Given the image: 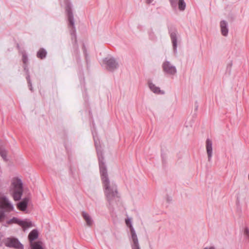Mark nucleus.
Listing matches in <instances>:
<instances>
[{"mask_svg": "<svg viewBox=\"0 0 249 249\" xmlns=\"http://www.w3.org/2000/svg\"><path fill=\"white\" fill-rule=\"evenodd\" d=\"M209 249H214L213 247H210Z\"/></svg>", "mask_w": 249, "mask_h": 249, "instance_id": "29", "label": "nucleus"}, {"mask_svg": "<svg viewBox=\"0 0 249 249\" xmlns=\"http://www.w3.org/2000/svg\"><path fill=\"white\" fill-rule=\"evenodd\" d=\"M179 0H170V3L172 6L176 7L177 3L178 2Z\"/></svg>", "mask_w": 249, "mask_h": 249, "instance_id": "24", "label": "nucleus"}, {"mask_svg": "<svg viewBox=\"0 0 249 249\" xmlns=\"http://www.w3.org/2000/svg\"><path fill=\"white\" fill-rule=\"evenodd\" d=\"M27 81H28V83L29 84V87H30V89L32 91L33 90V87H32V84H31V80L30 79V76L29 75H28V76L27 77Z\"/></svg>", "mask_w": 249, "mask_h": 249, "instance_id": "23", "label": "nucleus"}, {"mask_svg": "<svg viewBox=\"0 0 249 249\" xmlns=\"http://www.w3.org/2000/svg\"><path fill=\"white\" fill-rule=\"evenodd\" d=\"M19 226H21L25 230V229L33 227V224L30 220L26 219L23 220H20Z\"/></svg>", "mask_w": 249, "mask_h": 249, "instance_id": "15", "label": "nucleus"}, {"mask_svg": "<svg viewBox=\"0 0 249 249\" xmlns=\"http://www.w3.org/2000/svg\"><path fill=\"white\" fill-rule=\"evenodd\" d=\"M163 71L170 75H174L177 72V70L175 66L173 65L169 61H165L162 65Z\"/></svg>", "mask_w": 249, "mask_h": 249, "instance_id": "5", "label": "nucleus"}, {"mask_svg": "<svg viewBox=\"0 0 249 249\" xmlns=\"http://www.w3.org/2000/svg\"><path fill=\"white\" fill-rule=\"evenodd\" d=\"M244 234L246 238L249 240V228L248 227H245L244 229Z\"/></svg>", "mask_w": 249, "mask_h": 249, "instance_id": "22", "label": "nucleus"}, {"mask_svg": "<svg viewBox=\"0 0 249 249\" xmlns=\"http://www.w3.org/2000/svg\"><path fill=\"white\" fill-rule=\"evenodd\" d=\"M178 9L180 11H183L186 8V4L184 0H179L178 2Z\"/></svg>", "mask_w": 249, "mask_h": 249, "instance_id": "19", "label": "nucleus"}, {"mask_svg": "<svg viewBox=\"0 0 249 249\" xmlns=\"http://www.w3.org/2000/svg\"><path fill=\"white\" fill-rule=\"evenodd\" d=\"M82 216L86 222V224L89 227H91L93 224V220L90 215L87 212L83 211L82 212Z\"/></svg>", "mask_w": 249, "mask_h": 249, "instance_id": "13", "label": "nucleus"}, {"mask_svg": "<svg viewBox=\"0 0 249 249\" xmlns=\"http://www.w3.org/2000/svg\"><path fill=\"white\" fill-rule=\"evenodd\" d=\"M38 236L37 230H32L29 234L28 238L30 241L31 249H43V243L41 241L34 242Z\"/></svg>", "mask_w": 249, "mask_h": 249, "instance_id": "3", "label": "nucleus"}, {"mask_svg": "<svg viewBox=\"0 0 249 249\" xmlns=\"http://www.w3.org/2000/svg\"><path fill=\"white\" fill-rule=\"evenodd\" d=\"M149 88L150 90L155 93L157 94H163L164 92L161 91L159 87H156L153 83L151 82L149 83Z\"/></svg>", "mask_w": 249, "mask_h": 249, "instance_id": "16", "label": "nucleus"}, {"mask_svg": "<svg viewBox=\"0 0 249 249\" xmlns=\"http://www.w3.org/2000/svg\"><path fill=\"white\" fill-rule=\"evenodd\" d=\"M47 54L46 51L43 48H41L37 53V57L40 59H43L46 57Z\"/></svg>", "mask_w": 249, "mask_h": 249, "instance_id": "17", "label": "nucleus"}, {"mask_svg": "<svg viewBox=\"0 0 249 249\" xmlns=\"http://www.w3.org/2000/svg\"><path fill=\"white\" fill-rule=\"evenodd\" d=\"M149 38L152 40H155L156 39V36L155 35L154 31L152 30H151V31H149Z\"/></svg>", "mask_w": 249, "mask_h": 249, "instance_id": "21", "label": "nucleus"}, {"mask_svg": "<svg viewBox=\"0 0 249 249\" xmlns=\"http://www.w3.org/2000/svg\"><path fill=\"white\" fill-rule=\"evenodd\" d=\"M7 153L8 152L6 149L0 147V155L2 157L3 160L5 161H7L8 160V159L7 157Z\"/></svg>", "mask_w": 249, "mask_h": 249, "instance_id": "18", "label": "nucleus"}, {"mask_svg": "<svg viewBox=\"0 0 249 249\" xmlns=\"http://www.w3.org/2000/svg\"><path fill=\"white\" fill-rule=\"evenodd\" d=\"M154 0H146V2L147 4L151 3Z\"/></svg>", "mask_w": 249, "mask_h": 249, "instance_id": "27", "label": "nucleus"}, {"mask_svg": "<svg viewBox=\"0 0 249 249\" xmlns=\"http://www.w3.org/2000/svg\"><path fill=\"white\" fill-rule=\"evenodd\" d=\"M95 145L96 147L97 155L98 156L100 173L103 183L105 194L110 205L113 202L116 198H118V192L117 186L113 181H110L107 173V167L104 162V158L102 152L98 147V142L94 140Z\"/></svg>", "mask_w": 249, "mask_h": 249, "instance_id": "1", "label": "nucleus"}, {"mask_svg": "<svg viewBox=\"0 0 249 249\" xmlns=\"http://www.w3.org/2000/svg\"><path fill=\"white\" fill-rule=\"evenodd\" d=\"M22 57H23L22 60H23V63L24 64H26L28 60L27 56L25 54H23Z\"/></svg>", "mask_w": 249, "mask_h": 249, "instance_id": "26", "label": "nucleus"}, {"mask_svg": "<svg viewBox=\"0 0 249 249\" xmlns=\"http://www.w3.org/2000/svg\"><path fill=\"white\" fill-rule=\"evenodd\" d=\"M66 11L67 13L70 25L72 27V28H73V30L71 32V34L75 35V30L74 27V17L71 11V6L70 4L67 5L66 8Z\"/></svg>", "mask_w": 249, "mask_h": 249, "instance_id": "9", "label": "nucleus"}, {"mask_svg": "<svg viewBox=\"0 0 249 249\" xmlns=\"http://www.w3.org/2000/svg\"><path fill=\"white\" fill-rule=\"evenodd\" d=\"M220 27L221 34L224 36H227L229 33L228 22L224 20L221 21Z\"/></svg>", "mask_w": 249, "mask_h": 249, "instance_id": "12", "label": "nucleus"}, {"mask_svg": "<svg viewBox=\"0 0 249 249\" xmlns=\"http://www.w3.org/2000/svg\"><path fill=\"white\" fill-rule=\"evenodd\" d=\"M104 62L107 66V69L110 71H113L119 66L118 63L114 58H105Z\"/></svg>", "mask_w": 249, "mask_h": 249, "instance_id": "8", "label": "nucleus"}, {"mask_svg": "<svg viewBox=\"0 0 249 249\" xmlns=\"http://www.w3.org/2000/svg\"><path fill=\"white\" fill-rule=\"evenodd\" d=\"M13 187L12 195L15 200L18 201L21 199L23 194V184L22 180L18 178H15L12 182Z\"/></svg>", "mask_w": 249, "mask_h": 249, "instance_id": "2", "label": "nucleus"}, {"mask_svg": "<svg viewBox=\"0 0 249 249\" xmlns=\"http://www.w3.org/2000/svg\"><path fill=\"white\" fill-rule=\"evenodd\" d=\"M125 223H126V225L128 227H129L130 230L131 237H132V239L133 241V243H132L133 249H140L137 236L136 233L132 225L131 219L129 218L126 219H125Z\"/></svg>", "mask_w": 249, "mask_h": 249, "instance_id": "4", "label": "nucleus"}, {"mask_svg": "<svg viewBox=\"0 0 249 249\" xmlns=\"http://www.w3.org/2000/svg\"><path fill=\"white\" fill-rule=\"evenodd\" d=\"M20 222V219H18L16 217H13V218L8 220L7 221V223L8 224H11L12 223H16L19 225V223Z\"/></svg>", "mask_w": 249, "mask_h": 249, "instance_id": "20", "label": "nucleus"}, {"mask_svg": "<svg viewBox=\"0 0 249 249\" xmlns=\"http://www.w3.org/2000/svg\"><path fill=\"white\" fill-rule=\"evenodd\" d=\"M206 149L208 155V160L209 162H211L213 156V142L210 139H207L206 141Z\"/></svg>", "mask_w": 249, "mask_h": 249, "instance_id": "10", "label": "nucleus"}, {"mask_svg": "<svg viewBox=\"0 0 249 249\" xmlns=\"http://www.w3.org/2000/svg\"><path fill=\"white\" fill-rule=\"evenodd\" d=\"M169 33L173 44L174 52L176 53L177 52L178 39L179 37V35L175 28L169 29Z\"/></svg>", "mask_w": 249, "mask_h": 249, "instance_id": "6", "label": "nucleus"}, {"mask_svg": "<svg viewBox=\"0 0 249 249\" xmlns=\"http://www.w3.org/2000/svg\"><path fill=\"white\" fill-rule=\"evenodd\" d=\"M5 216V213L4 211H2L0 212V222H1V220L4 218Z\"/></svg>", "mask_w": 249, "mask_h": 249, "instance_id": "25", "label": "nucleus"}, {"mask_svg": "<svg viewBox=\"0 0 249 249\" xmlns=\"http://www.w3.org/2000/svg\"><path fill=\"white\" fill-rule=\"evenodd\" d=\"M1 207L7 211H11L14 210V207L8 199L3 196L0 201Z\"/></svg>", "mask_w": 249, "mask_h": 249, "instance_id": "11", "label": "nucleus"}, {"mask_svg": "<svg viewBox=\"0 0 249 249\" xmlns=\"http://www.w3.org/2000/svg\"><path fill=\"white\" fill-rule=\"evenodd\" d=\"M4 243L6 246L9 248H13L16 249H23V245L15 238H8L5 240Z\"/></svg>", "mask_w": 249, "mask_h": 249, "instance_id": "7", "label": "nucleus"}, {"mask_svg": "<svg viewBox=\"0 0 249 249\" xmlns=\"http://www.w3.org/2000/svg\"><path fill=\"white\" fill-rule=\"evenodd\" d=\"M3 237V235L2 234V233L0 232V240H1V239L2 238V237Z\"/></svg>", "mask_w": 249, "mask_h": 249, "instance_id": "28", "label": "nucleus"}, {"mask_svg": "<svg viewBox=\"0 0 249 249\" xmlns=\"http://www.w3.org/2000/svg\"><path fill=\"white\" fill-rule=\"evenodd\" d=\"M28 200L29 199L27 198L23 199L21 202L18 204V208L20 211H24L27 207Z\"/></svg>", "mask_w": 249, "mask_h": 249, "instance_id": "14", "label": "nucleus"}]
</instances>
